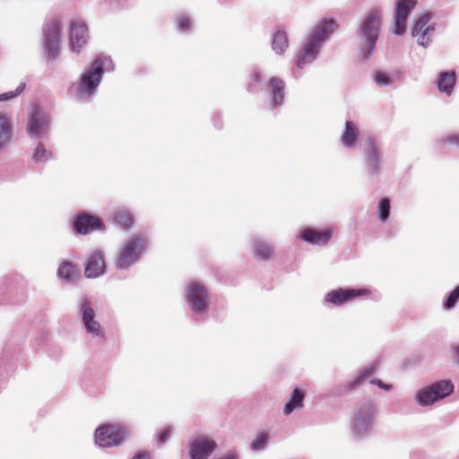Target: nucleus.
Here are the masks:
<instances>
[{
  "label": "nucleus",
  "mask_w": 459,
  "mask_h": 459,
  "mask_svg": "<svg viewBox=\"0 0 459 459\" xmlns=\"http://www.w3.org/2000/svg\"><path fill=\"white\" fill-rule=\"evenodd\" d=\"M337 28V24L333 20L325 21L320 23L313 31L311 38L305 45L300 56L297 60V65L303 68L306 65L311 63L318 55L320 43L327 39Z\"/></svg>",
  "instance_id": "1"
},
{
  "label": "nucleus",
  "mask_w": 459,
  "mask_h": 459,
  "mask_svg": "<svg viewBox=\"0 0 459 459\" xmlns=\"http://www.w3.org/2000/svg\"><path fill=\"white\" fill-rule=\"evenodd\" d=\"M381 28V13L377 10H370L364 17L359 33L364 41L366 53L364 57H368L375 48Z\"/></svg>",
  "instance_id": "2"
},
{
  "label": "nucleus",
  "mask_w": 459,
  "mask_h": 459,
  "mask_svg": "<svg viewBox=\"0 0 459 459\" xmlns=\"http://www.w3.org/2000/svg\"><path fill=\"white\" fill-rule=\"evenodd\" d=\"M146 240L143 237L134 235L127 239L117 254V267L126 269L136 262L146 247Z\"/></svg>",
  "instance_id": "3"
},
{
  "label": "nucleus",
  "mask_w": 459,
  "mask_h": 459,
  "mask_svg": "<svg viewBox=\"0 0 459 459\" xmlns=\"http://www.w3.org/2000/svg\"><path fill=\"white\" fill-rule=\"evenodd\" d=\"M103 74V62L97 58L91 68L82 76L78 95L81 98L90 97L99 86Z\"/></svg>",
  "instance_id": "4"
},
{
  "label": "nucleus",
  "mask_w": 459,
  "mask_h": 459,
  "mask_svg": "<svg viewBox=\"0 0 459 459\" xmlns=\"http://www.w3.org/2000/svg\"><path fill=\"white\" fill-rule=\"evenodd\" d=\"M126 431L123 427L117 424H105L95 431V442L101 447H111L121 444Z\"/></svg>",
  "instance_id": "5"
},
{
  "label": "nucleus",
  "mask_w": 459,
  "mask_h": 459,
  "mask_svg": "<svg viewBox=\"0 0 459 459\" xmlns=\"http://www.w3.org/2000/svg\"><path fill=\"white\" fill-rule=\"evenodd\" d=\"M454 390L450 381H439L429 387L419 391L417 394L418 403L421 405H429L434 402L449 395Z\"/></svg>",
  "instance_id": "6"
},
{
  "label": "nucleus",
  "mask_w": 459,
  "mask_h": 459,
  "mask_svg": "<svg viewBox=\"0 0 459 459\" xmlns=\"http://www.w3.org/2000/svg\"><path fill=\"white\" fill-rule=\"evenodd\" d=\"M416 4V0H397L395 2V13L392 27V31L394 34L402 35L405 32L407 18Z\"/></svg>",
  "instance_id": "7"
},
{
  "label": "nucleus",
  "mask_w": 459,
  "mask_h": 459,
  "mask_svg": "<svg viewBox=\"0 0 459 459\" xmlns=\"http://www.w3.org/2000/svg\"><path fill=\"white\" fill-rule=\"evenodd\" d=\"M187 301L192 311H204L208 306V294L206 289L198 281H192L188 285Z\"/></svg>",
  "instance_id": "8"
},
{
  "label": "nucleus",
  "mask_w": 459,
  "mask_h": 459,
  "mask_svg": "<svg viewBox=\"0 0 459 459\" xmlns=\"http://www.w3.org/2000/svg\"><path fill=\"white\" fill-rule=\"evenodd\" d=\"M371 290L369 289H337L328 292L325 300L336 306H340L351 299L361 296H369Z\"/></svg>",
  "instance_id": "9"
},
{
  "label": "nucleus",
  "mask_w": 459,
  "mask_h": 459,
  "mask_svg": "<svg viewBox=\"0 0 459 459\" xmlns=\"http://www.w3.org/2000/svg\"><path fill=\"white\" fill-rule=\"evenodd\" d=\"M74 228L80 234H89L95 230H104V222L97 216L81 213L74 220Z\"/></svg>",
  "instance_id": "10"
},
{
  "label": "nucleus",
  "mask_w": 459,
  "mask_h": 459,
  "mask_svg": "<svg viewBox=\"0 0 459 459\" xmlns=\"http://www.w3.org/2000/svg\"><path fill=\"white\" fill-rule=\"evenodd\" d=\"M430 15H422L415 23L411 35L419 44L426 47L429 45L434 32V27L429 25Z\"/></svg>",
  "instance_id": "11"
},
{
  "label": "nucleus",
  "mask_w": 459,
  "mask_h": 459,
  "mask_svg": "<svg viewBox=\"0 0 459 459\" xmlns=\"http://www.w3.org/2000/svg\"><path fill=\"white\" fill-rule=\"evenodd\" d=\"M216 443L204 437H196L190 446L191 459H207L215 450Z\"/></svg>",
  "instance_id": "12"
},
{
  "label": "nucleus",
  "mask_w": 459,
  "mask_h": 459,
  "mask_svg": "<svg viewBox=\"0 0 459 459\" xmlns=\"http://www.w3.org/2000/svg\"><path fill=\"white\" fill-rule=\"evenodd\" d=\"M61 26L55 23L48 31L45 40L46 55L48 59H55L59 54Z\"/></svg>",
  "instance_id": "13"
},
{
  "label": "nucleus",
  "mask_w": 459,
  "mask_h": 459,
  "mask_svg": "<svg viewBox=\"0 0 459 459\" xmlns=\"http://www.w3.org/2000/svg\"><path fill=\"white\" fill-rule=\"evenodd\" d=\"M88 39V29L82 22H73L70 30V48L72 51L79 52L81 48L86 44Z\"/></svg>",
  "instance_id": "14"
},
{
  "label": "nucleus",
  "mask_w": 459,
  "mask_h": 459,
  "mask_svg": "<svg viewBox=\"0 0 459 459\" xmlns=\"http://www.w3.org/2000/svg\"><path fill=\"white\" fill-rule=\"evenodd\" d=\"M48 124V118L42 110L35 107L28 122V133L30 135H39L44 133Z\"/></svg>",
  "instance_id": "15"
},
{
  "label": "nucleus",
  "mask_w": 459,
  "mask_h": 459,
  "mask_svg": "<svg viewBox=\"0 0 459 459\" xmlns=\"http://www.w3.org/2000/svg\"><path fill=\"white\" fill-rule=\"evenodd\" d=\"M105 271V262L100 252L94 251L88 258L84 275L87 278H97L103 274Z\"/></svg>",
  "instance_id": "16"
},
{
  "label": "nucleus",
  "mask_w": 459,
  "mask_h": 459,
  "mask_svg": "<svg viewBox=\"0 0 459 459\" xmlns=\"http://www.w3.org/2000/svg\"><path fill=\"white\" fill-rule=\"evenodd\" d=\"M365 156L368 169L377 173L379 169L380 153L376 142L368 137L365 141Z\"/></svg>",
  "instance_id": "17"
},
{
  "label": "nucleus",
  "mask_w": 459,
  "mask_h": 459,
  "mask_svg": "<svg viewBox=\"0 0 459 459\" xmlns=\"http://www.w3.org/2000/svg\"><path fill=\"white\" fill-rule=\"evenodd\" d=\"M82 322L88 333L95 335L101 334V326L98 321L94 319L95 312L90 307L88 300H84L82 304Z\"/></svg>",
  "instance_id": "18"
},
{
  "label": "nucleus",
  "mask_w": 459,
  "mask_h": 459,
  "mask_svg": "<svg viewBox=\"0 0 459 459\" xmlns=\"http://www.w3.org/2000/svg\"><path fill=\"white\" fill-rule=\"evenodd\" d=\"M332 232L329 230L322 231L314 229H306L301 232V238L316 245H325L330 240Z\"/></svg>",
  "instance_id": "19"
},
{
  "label": "nucleus",
  "mask_w": 459,
  "mask_h": 459,
  "mask_svg": "<svg viewBox=\"0 0 459 459\" xmlns=\"http://www.w3.org/2000/svg\"><path fill=\"white\" fill-rule=\"evenodd\" d=\"M269 86L273 96V106L281 105L284 99V82L278 77H273L270 80Z\"/></svg>",
  "instance_id": "20"
},
{
  "label": "nucleus",
  "mask_w": 459,
  "mask_h": 459,
  "mask_svg": "<svg viewBox=\"0 0 459 459\" xmlns=\"http://www.w3.org/2000/svg\"><path fill=\"white\" fill-rule=\"evenodd\" d=\"M437 88L440 91L446 92L450 95L455 84V72L441 73L437 79Z\"/></svg>",
  "instance_id": "21"
},
{
  "label": "nucleus",
  "mask_w": 459,
  "mask_h": 459,
  "mask_svg": "<svg viewBox=\"0 0 459 459\" xmlns=\"http://www.w3.org/2000/svg\"><path fill=\"white\" fill-rule=\"evenodd\" d=\"M305 398V394L299 388H295L290 395V401L285 404L283 411L285 414H290L295 409L300 408L303 406V400Z\"/></svg>",
  "instance_id": "22"
},
{
  "label": "nucleus",
  "mask_w": 459,
  "mask_h": 459,
  "mask_svg": "<svg viewBox=\"0 0 459 459\" xmlns=\"http://www.w3.org/2000/svg\"><path fill=\"white\" fill-rule=\"evenodd\" d=\"M12 125L5 116L0 114V150L11 141Z\"/></svg>",
  "instance_id": "23"
},
{
  "label": "nucleus",
  "mask_w": 459,
  "mask_h": 459,
  "mask_svg": "<svg viewBox=\"0 0 459 459\" xmlns=\"http://www.w3.org/2000/svg\"><path fill=\"white\" fill-rule=\"evenodd\" d=\"M57 274L67 281H74L79 277V271L72 263L65 261L59 265Z\"/></svg>",
  "instance_id": "24"
},
{
  "label": "nucleus",
  "mask_w": 459,
  "mask_h": 459,
  "mask_svg": "<svg viewBox=\"0 0 459 459\" xmlns=\"http://www.w3.org/2000/svg\"><path fill=\"white\" fill-rule=\"evenodd\" d=\"M358 128L351 121H347L345 130L342 135V142L344 146L352 147L357 140Z\"/></svg>",
  "instance_id": "25"
},
{
  "label": "nucleus",
  "mask_w": 459,
  "mask_h": 459,
  "mask_svg": "<svg viewBox=\"0 0 459 459\" xmlns=\"http://www.w3.org/2000/svg\"><path fill=\"white\" fill-rule=\"evenodd\" d=\"M113 220L124 229H129L134 222L133 214L130 211L126 209H117L115 211Z\"/></svg>",
  "instance_id": "26"
},
{
  "label": "nucleus",
  "mask_w": 459,
  "mask_h": 459,
  "mask_svg": "<svg viewBox=\"0 0 459 459\" xmlns=\"http://www.w3.org/2000/svg\"><path fill=\"white\" fill-rule=\"evenodd\" d=\"M272 46L277 54H282L288 48V37L284 30H277L274 33Z\"/></svg>",
  "instance_id": "27"
},
{
  "label": "nucleus",
  "mask_w": 459,
  "mask_h": 459,
  "mask_svg": "<svg viewBox=\"0 0 459 459\" xmlns=\"http://www.w3.org/2000/svg\"><path fill=\"white\" fill-rule=\"evenodd\" d=\"M377 368V365L373 363L367 368H363L359 375L351 382H350L349 386L351 389L357 388L364 381H366L370 376H372Z\"/></svg>",
  "instance_id": "28"
},
{
  "label": "nucleus",
  "mask_w": 459,
  "mask_h": 459,
  "mask_svg": "<svg viewBox=\"0 0 459 459\" xmlns=\"http://www.w3.org/2000/svg\"><path fill=\"white\" fill-rule=\"evenodd\" d=\"M51 158L52 152L48 151L42 143H39L33 153V160L35 162H46Z\"/></svg>",
  "instance_id": "29"
},
{
  "label": "nucleus",
  "mask_w": 459,
  "mask_h": 459,
  "mask_svg": "<svg viewBox=\"0 0 459 459\" xmlns=\"http://www.w3.org/2000/svg\"><path fill=\"white\" fill-rule=\"evenodd\" d=\"M255 255L262 259H268L272 256V248L264 241H255L254 244Z\"/></svg>",
  "instance_id": "30"
},
{
  "label": "nucleus",
  "mask_w": 459,
  "mask_h": 459,
  "mask_svg": "<svg viewBox=\"0 0 459 459\" xmlns=\"http://www.w3.org/2000/svg\"><path fill=\"white\" fill-rule=\"evenodd\" d=\"M390 214V200L387 197H384L379 201L378 204V218L381 221L387 220Z\"/></svg>",
  "instance_id": "31"
},
{
  "label": "nucleus",
  "mask_w": 459,
  "mask_h": 459,
  "mask_svg": "<svg viewBox=\"0 0 459 459\" xmlns=\"http://www.w3.org/2000/svg\"><path fill=\"white\" fill-rule=\"evenodd\" d=\"M459 299V285L455 287V289L451 291V293L448 295L447 299L444 302V307L446 309L453 308L457 300Z\"/></svg>",
  "instance_id": "32"
},
{
  "label": "nucleus",
  "mask_w": 459,
  "mask_h": 459,
  "mask_svg": "<svg viewBox=\"0 0 459 459\" xmlns=\"http://www.w3.org/2000/svg\"><path fill=\"white\" fill-rule=\"evenodd\" d=\"M24 89H25V83L22 82L16 88V90L14 91H11L0 94V101L8 100H11V99L16 97L17 95L21 94L24 91Z\"/></svg>",
  "instance_id": "33"
},
{
  "label": "nucleus",
  "mask_w": 459,
  "mask_h": 459,
  "mask_svg": "<svg viewBox=\"0 0 459 459\" xmlns=\"http://www.w3.org/2000/svg\"><path fill=\"white\" fill-rule=\"evenodd\" d=\"M268 440V434L266 432H261L255 437V439L252 442V448L255 450H259L264 446Z\"/></svg>",
  "instance_id": "34"
},
{
  "label": "nucleus",
  "mask_w": 459,
  "mask_h": 459,
  "mask_svg": "<svg viewBox=\"0 0 459 459\" xmlns=\"http://www.w3.org/2000/svg\"><path fill=\"white\" fill-rule=\"evenodd\" d=\"M190 26H191V22H190L188 17H186V16H180L178 19V27L181 30H188L190 28Z\"/></svg>",
  "instance_id": "35"
},
{
  "label": "nucleus",
  "mask_w": 459,
  "mask_h": 459,
  "mask_svg": "<svg viewBox=\"0 0 459 459\" xmlns=\"http://www.w3.org/2000/svg\"><path fill=\"white\" fill-rule=\"evenodd\" d=\"M376 82L379 85H387L390 83V79L385 73L377 72L376 74Z\"/></svg>",
  "instance_id": "36"
},
{
  "label": "nucleus",
  "mask_w": 459,
  "mask_h": 459,
  "mask_svg": "<svg viewBox=\"0 0 459 459\" xmlns=\"http://www.w3.org/2000/svg\"><path fill=\"white\" fill-rule=\"evenodd\" d=\"M170 432H171L170 427H166V428L162 429L158 435L159 443H160V444L165 443L167 441Z\"/></svg>",
  "instance_id": "37"
},
{
  "label": "nucleus",
  "mask_w": 459,
  "mask_h": 459,
  "mask_svg": "<svg viewBox=\"0 0 459 459\" xmlns=\"http://www.w3.org/2000/svg\"><path fill=\"white\" fill-rule=\"evenodd\" d=\"M370 384L377 385L378 387L385 391H390L393 387L392 385L385 384L377 378L371 379Z\"/></svg>",
  "instance_id": "38"
},
{
  "label": "nucleus",
  "mask_w": 459,
  "mask_h": 459,
  "mask_svg": "<svg viewBox=\"0 0 459 459\" xmlns=\"http://www.w3.org/2000/svg\"><path fill=\"white\" fill-rule=\"evenodd\" d=\"M132 459H151V456L148 452L143 451L134 455Z\"/></svg>",
  "instance_id": "39"
},
{
  "label": "nucleus",
  "mask_w": 459,
  "mask_h": 459,
  "mask_svg": "<svg viewBox=\"0 0 459 459\" xmlns=\"http://www.w3.org/2000/svg\"><path fill=\"white\" fill-rule=\"evenodd\" d=\"M365 407H366V411H370L371 412L372 405L370 403L366 404Z\"/></svg>",
  "instance_id": "40"
},
{
  "label": "nucleus",
  "mask_w": 459,
  "mask_h": 459,
  "mask_svg": "<svg viewBox=\"0 0 459 459\" xmlns=\"http://www.w3.org/2000/svg\"><path fill=\"white\" fill-rule=\"evenodd\" d=\"M453 139L455 140V143L459 142V137L458 136H455Z\"/></svg>",
  "instance_id": "41"
}]
</instances>
